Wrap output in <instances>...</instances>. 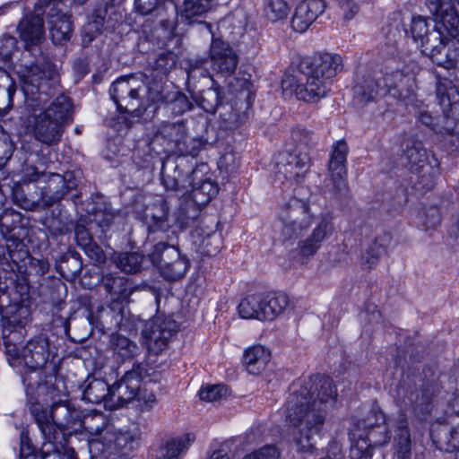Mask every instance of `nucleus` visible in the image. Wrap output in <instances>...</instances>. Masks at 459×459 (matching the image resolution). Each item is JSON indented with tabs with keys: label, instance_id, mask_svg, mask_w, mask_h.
Masks as SVG:
<instances>
[{
	"label": "nucleus",
	"instance_id": "50",
	"mask_svg": "<svg viewBox=\"0 0 459 459\" xmlns=\"http://www.w3.org/2000/svg\"><path fill=\"white\" fill-rule=\"evenodd\" d=\"M373 447L365 437L359 435L351 446L350 456L352 459H370L373 455Z\"/></svg>",
	"mask_w": 459,
	"mask_h": 459
},
{
	"label": "nucleus",
	"instance_id": "6",
	"mask_svg": "<svg viewBox=\"0 0 459 459\" xmlns=\"http://www.w3.org/2000/svg\"><path fill=\"white\" fill-rule=\"evenodd\" d=\"M146 77L140 75H126L116 80L110 87V95L121 112L132 113L140 117L147 109L143 91L146 88Z\"/></svg>",
	"mask_w": 459,
	"mask_h": 459
},
{
	"label": "nucleus",
	"instance_id": "28",
	"mask_svg": "<svg viewBox=\"0 0 459 459\" xmlns=\"http://www.w3.org/2000/svg\"><path fill=\"white\" fill-rule=\"evenodd\" d=\"M392 428L394 436V455L396 459H409L411 455V437L409 429L408 419L403 411L394 418Z\"/></svg>",
	"mask_w": 459,
	"mask_h": 459
},
{
	"label": "nucleus",
	"instance_id": "59",
	"mask_svg": "<svg viewBox=\"0 0 459 459\" xmlns=\"http://www.w3.org/2000/svg\"><path fill=\"white\" fill-rule=\"evenodd\" d=\"M176 64V56L173 53H161L153 64V70L158 74H167Z\"/></svg>",
	"mask_w": 459,
	"mask_h": 459
},
{
	"label": "nucleus",
	"instance_id": "46",
	"mask_svg": "<svg viewBox=\"0 0 459 459\" xmlns=\"http://www.w3.org/2000/svg\"><path fill=\"white\" fill-rule=\"evenodd\" d=\"M170 95V91H166L165 87L160 82H152L146 83L145 91H143L144 101L147 108L152 104L166 102Z\"/></svg>",
	"mask_w": 459,
	"mask_h": 459
},
{
	"label": "nucleus",
	"instance_id": "18",
	"mask_svg": "<svg viewBox=\"0 0 459 459\" xmlns=\"http://www.w3.org/2000/svg\"><path fill=\"white\" fill-rule=\"evenodd\" d=\"M49 4L44 6L48 12L50 37L54 44H62L70 39L73 33L72 22L60 5L67 7L64 0H47Z\"/></svg>",
	"mask_w": 459,
	"mask_h": 459
},
{
	"label": "nucleus",
	"instance_id": "29",
	"mask_svg": "<svg viewBox=\"0 0 459 459\" xmlns=\"http://www.w3.org/2000/svg\"><path fill=\"white\" fill-rule=\"evenodd\" d=\"M100 325L106 330L129 329V320L126 317L125 307L119 301H111L107 307H101L96 313Z\"/></svg>",
	"mask_w": 459,
	"mask_h": 459
},
{
	"label": "nucleus",
	"instance_id": "48",
	"mask_svg": "<svg viewBox=\"0 0 459 459\" xmlns=\"http://www.w3.org/2000/svg\"><path fill=\"white\" fill-rule=\"evenodd\" d=\"M169 110L174 115H183L192 108V103L187 97L179 91H170V95L166 101Z\"/></svg>",
	"mask_w": 459,
	"mask_h": 459
},
{
	"label": "nucleus",
	"instance_id": "56",
	"mask_svg": "<svg viewBox=\"0 0 459 459\" xmlns=\"http://www.w3.org/2000/svg\"><path fill=\"white\" fill-rule=\"evenodd\" d=\"M243 459H281V452L275 446L265 445L246 455Z\"/></svg>",
	"mask_w": 459,
	"mask_h": 459
},
{
	"label": "nucleus",
	"instance_id": "33",
	"mask_svg": "<svg viewBox=\"0 0 459 459\" xmlns=\"http://www.w3.org/2000/svg\"><path fill=\"white\" fill-rule=\"evenodd\" d=\"M354 98L362 104L375 101L378 97L386 96L384 82L366 76L359 79L353 87Z\"/></svg>",
	"mask_w": 459,
	"mask_h": 459
},
{
	"label": "nucleus",
	"instance_id": "1",
	"mask_svg": "<svg viewBox=\"0 0 459 459\" xmlns=\"http://www.w3.org/2000/svg\"><path fill=\"white\" fill-rule=\"evenodd\" d=\"M21 81L25 95L24 126L40 143L57 144L73 122L74 105L70 97L61 93L47 106L60 86L56 66L50 61L32 65L25 68Z\"/></svg>",
	"mask_w": 459,
	"mask_h": 459
},
{
	"label": "nucleus",
	"instance_id": "51",
	"mask_svg": "<svg viewBox=\"0 0 459 459\" xmlns=\"http://www.w3.org/2000/svg\"><path fill=\"white\" fill-rule=\"evenodd\" d=\"M228 394V388L224 385H206L199 391L200 399L206 402H216Z\"/></svg>",
	"mask_w": 459,
	"mask_h": 459
},
{
	"label": "nucleus",
	"instance_id": "27",
	"mask_svg": "<svg viewBox=\"0 0 459 459\" xmlns=\"http://www.w3.org/2000/svg\"><path fill=\"white\" fill-rule=\"evenodd\" d=\"M333 229L331 219L327 215L322 216L311 234L299 241V255L305 257L314 255L322 243L332 234Z\"/></svg>",
	"mask_w": 459,
	"mask_h": 459
},
{
	"label": "nucleus",
	"instance_id": "2",
	"mask_svg": "<svg viewBox=\"0 0 459 459\" xmlns=\"http://www.w3.org/2000/svg\"><path fill=\"white\" fill-rule=\"evenodd\" d=\"M337 391L333 380L315 375L304 380L288 401L287 419L295 429L293 442L299 453H312L325 421L326 410L333 406Z\"/></svg>",
	"mask_w": 459,
	"mask_h": 459
},
{
	"label": "nucleus",
	"instance_id": "3",
	"mask_svg": "<svg viewBox=\"0 0 459 459\" xmlns=\"http://www.w3.org/2000/svg\"><path fill=\"white\" fill-rule=\"evenodd\" d=\"M37 392L44 394L46 402L50 403L49 410L39 403L30 388L26 390V407L44 439L56 449L64 448L66 445L65 431L79 423V413L69 403L68 393L62 390L58 383L40 384Z\"/></svg>",
	"mask_w": 459,
	"mask_h": 459
},
{
	"label": "nucleus",
	"instance_id": "19",
	"mask_svg": "<svg viewBox=\"0 0 459 459\" xmlns=\"http://www.w3.org/2000/svg\"><path fill=\"white\" fill-rule=\"evenodd\" d=\"M382 81L386 96L406 104L412 100L416 88L412 74L403 70L391 71L384 75Z\"/></svg>",
	"mask_w": 459,
	"mask_h": 459
},
{
	"label": "nucleus",
	"instance_id": "42",
	"mask_svg": "<svg viewBox=\"0 0 459 459\" xmlns=\"http://www.w3.org/2000/svg\"><path fill=\"white\" fill-rule=\"evenodd\" d=\"M109 342L114 353L122 359H132L138 352V346L121 334H112Z\"/></svg>",
	"mask_w": 459,
	"mask_h": 459
},
{
	"label": "nucleus",
	"instance_id": "37",
	"mask_svg": "<svg viewBox=\"0 0 459 459\" xmlns=\"http://www.w3.org/2000/svg\"><path fill=\"white\" fill-rule=\"evenodd\" d=\"M271 359V352L262 345H255L244 352L243 362L249 374L262 373Z\"/></svg>",
	"mask_w": 459,
	"mask_h": 459
},
{
	"label": "nucleus",
	"instance_id": "61",
	"mask_svg": "<svg viewBox=\"0 0 459 459\" xmlns=\"http://www.w3.org/2000/svg\"><path fill=\"white\" fill-rule=\"evenodd\" d=\"M457 52L455 49H451L446 47V50H442L441 55H437L434 57V62L438 65L446 68H453L457 64Z\"/></svg>",
	"mask_w": 459,
	"mask_h": 459
},
{
	"label": "nucleus",
	"instance_id": "49",
	"mask_svg": "<svg viewBox=\"0 0 459 459\" xmlns=\"http://www.w3.org/2000/svg\"><path fill=\"white\" fill-rule=\"evenodd\" d=\"M113 443L118 451L123 454H126L127 452L134 449L138 443V437L129 430L118 431L114 435Z\"/></svg>",
	"mask_w": 459,
	"mask_h": 459
},
{
	"label": "nucleus",
	"instance_id": "17",
	"mask_svg": "<svg viewBox=\"0 0 459 459\" xmlns=\"http://www.w3.org/2000/svg\"><path fill=\"white\" fill-rule=\"evenodd\" d=\"M212 68L222 77L231 76L238 64V57L232 47L220 38L212 35L209 50Z\"/></svg>",
	"mask_w": 459,
	"mask_h": 459
},
{
	"label": "nucleus",
	"instance_id": "58",
	"mask_svg": "<svg viewBox=\"0 0 459 459\" xmlns=\"http://www.w3.org/2000/svg\"><path fill=\"white\" fill-rule=\"evenodd\" d=\"M48 176V173L46 172V168L40 169V167L25 164L22 169V180L24 183L38 182L39 180L46 181Z\"/></svg>",
	"mask_w": 459,
	"mask_h": 459
},
{
	"label": "nucleus",
	"instance_id": "12",
	"mask_svg": "<svg viewBox=\"0 0 459 459\" xmlns=\"http://www.w3.org/2000/svg\"><path fill=\"white\" fill-rule=\"evenodd\" d=\"M149 257L157 266L161 275L169 281H176L183 277L189 268L190 262L182 255L178 247L159 242L153 246Z\"/></svg>",
	"mask_w": 459,
	"mask_h": 459
},
{
	"label": "nucleus",
	"instance_id": "22",
	"mask_svg": "<svg viewBox=\"0 0 459 459\" xmlns=\"http://www.w3.org/2000/svg\"><path fill=\"white\" fill-rule=\"evenodd\" d=\"M349 152L345 141H338L333 146L328 162V172L333 190L337 195H345L347 192V169L346 159Z\"/></svg>",
	"mask_w": 459,
	"mask_h": 459
},
{
	"label": "nucleus",
	"instance_id": "23",
	"mask_svg": "<svg viewBox=\"0 0 459 459\" xmlns=\"http://www.w3.org/2000/svg\"><path fill=\"white\" fill-rule=\"evenodd\" d=\"M49 4L47 0H39L35 6V13L27 15L22 19L18 30L22 39L25 42L26 47L39 45L45 35L43 14L45 13L44 6Z\"/></svg>",
	"mask_w": 459,
	"mask_h": 459
},
{
	"label": "nucleus",
	"instance_id": "24",
	"mask_svg": "<svg viewBox=\"0 0 459 459\" xmlns=\"http://www.w3.org/2000/svg\"><path fill=\"white\" fill-rule=\"evenodd\" d=\"M192 244L196 250L207 256L216 255L222 247V237L212 227H208L204 221H199L190 233Z\"/></svg>",
	"mask_w": 459,
	"mask_h": 459
},
{
	"label": "nucleus",
	"instance_id": "64",
	"mask_svg": "<svg viewBox=\"0 0 459 459\" xmlns=\"http://www.w3.org/2000/svg\"><path fill=\"white\" fill-rule=\"evenodd\" d=\"M85 254L94 262V263H104L106 260V255L102 250V248L96 244V242H92L83 248Z\"/></svg>",
	"mask_w": 459,
	"mask_h": 459
},
{
	"label": "nucleus",
	"instance_id": "4",
	"mask_svg": "<svg viewBox=\"0 0 459 459\" xmlns=\"http://www.w3.org/2000/svg\"><path fill=\"white\" fill-rule=\"evenodd\" d=\"M342 67V58L337 55L306 56L300 59L293 74L282 80V87L293 91L299 100L317 102L328 94L332 78Z\"/></svg>",
	"mask_w": 459,
	"mask_h": 459
},
{
	"label": "nucleus",
	"instance_id": "16",
	"mask_svg": "<svg viewBox=\"0 0 459 459\" xmlns=\"http://www.w3.org/2000/svg\"><path fill=\"white\" fill-rule=\"evenodd\" d=\"M237 87L239 84L240 90L236 100L230 104V110H225L221 113V119L225 126L229 129H234L247 119V111L252 104V95L250 91L251 82L247 79H235Z\"/></svg>",
	"mask_w": 459,
	"mask_h": 459
},
{
	"label": "nucleus",
	"instance_id": "47",
	"mask_svg": "<svg viewBox=\"0 0 459 459\" xmlns=\"http://www.w3.org/2000/svg\"><path fill=\"white\" fill-rule=\"evenodd\" d=\"M290 11L286 0H267L264 5V14L273 22L286 19Z\"/></svg>",
	"mask_w": 459,
	"mask_h": 459
},
{
	"label": "nucleus",
	"instance_id": "41",
	"mask_svg": "<svg viewBox=\"0 0 459 459\" xmlns=\"http://www.w3.org/2000/svg\"><path fill=\"white\" fill-rule=\"evenodd\" d=\"M214 0H182L178 5L181 18L189 21L199 17L212 9Z\"/></svg>",
	"mask_w": 459,
	"mask_h": 459
},
{
	"label": "nucleus",
	"instance_id": "40",
	"mask_svg": "<svg viewBox=\"0 0 459 459\" xmlns=\"http://www.w3.org/2000/svg\"><path fill=\"white\" fill-rule=\"evenodd\" d=\"M15 91L16 85L13 78L5 71L0 70V117L12 108Z\"/></svg>",
	"mask_w": 459,
	"mask_h": 459
},
{
	"label": "nucleus",
	"instance_id": "43",
	"mask_svg": "<svg viewBox=\"0 0 459 459\" xmlns=\"http://www.w3.org/2000/svg\"><path fill=\"white\" fill-rule=\"evenodd\" d=\"M150 377H146L142 383L139 388V392L137 394V400L140 402L142 411H150L152 410L155 404L157 403L156 395L152 391H149L147 388V385L152 382H158V377L160 375L153 371L152 374H150Z\"/></svg>",
	"mask_w": 459,
	"mask_h": 459
},
{
	"label": "nucleus",
	"instance_id": "44",
	"mask_svg": "<svg viewBox=\"0 0 459 459\" xmlns=\"http://www.w3.org/2000/svg\"><path fill=\"white\" fill-rule=\"evenodd\" d=\"M195 101L204 111L214 113L221 102L220 88L210 87L203 91Z\"/></svg>",
	"mask_w": 459,
	"mask_h": 459
},
{
	"label": "nucleus",
	"instance_id": "63",
	"mask_svg": "<svg viewBox=\"0 0 459 459\" xmlns=\"http://www.w3.org/2000/svg\"><path fill=\"white\" fill-rule=\"evenodd\" d=\"M440 221L441 214L437 207L431 206L425 211L423 223L427 230L436 228Z\"/></svg>",
	"mask_w": 459,
	"mask_h": 459
},
{
	"label": "nucleus",
	"instance_id": "36",
	"mask_svg": "<svg viewBox=\"0 0 459 459\" xmlns=\"http://www.w3.org/2000/svg\"><path fill=\"white\" fill-rule=\"evenodd\" d=\"M439 24L431 21V30L420 43L422 52L429 55L432 59L437 55L442 54V50H446L447 37L442 31L446 30L442 26L441 19H437Z\"/></svg>",
	"mask_w": 459,
	"mask_h": 459
},
{
	"label": "nucleus",
	"instance_id": "35",
	"mask_svg": "<svg viewBox=\"0 0 459 459\" xmlns=\"http://www.w3.org/2000/svg\"><path fill=\"white\" fill-rule=\"evenodd\" d=\"M195 439V435L192 433L169 439L160 447L158 459H180L187 452Z\"/></svg>",
	"mask_w": 459,
	"mask_h": 459
},
{
	"label": "nucleus",
	"instance_id": "55",
	"mask_svg": "<svg viewBox=\"0 0 459 459\" xmlns=\"http://www.w3.org/2000/svg\"><path fill=\"white\" fill-rule=\"evenodd\" d=\"M293 141L297 143L295 148L301 150L302 146L309 147L316 143V135L306 128L297 127L291 134Z\"/></svg>",
	"mask_w": 459,
	"mask_h": 459
},
{
	"label": "nucleus",
	"instance_id": "20",
	"mask_svg": "<svg viewBox=\"0 0 459 459\" xmlns=\"http://www.w3.org/2000/svg\"><path fill=\"white\" fill-rule=\"evenodd\" d=\"M55 356L48 338L39 334L30 339L21 351V359L31 370L40 369Z\"/></svg>",
	"mask_w": 459,
	"mask_h": 459
},
{
	"label": "nucleus",
	"instance_id": "34",
	"mask_svg": "<svg viewBox=\"0 0 459 459\" xmlns=\"http://www.w3.org/2000/svg\"><path fill=\"white\" fill-rule=\"evenodd\" d=\"M169 210L164 201L159 200L148 206L144 218L149 232H166L170 228Z\"/></svg>",
	"mask_w": 459,
	"mask_h": 459
},
{
	"label": "nucleus",
	"instance_id": "11",
	"mask_svg": "<svg viewBox=\"0 0 459 459\" xmlns=\"http://www.w3.org/2000/svg\"><path fill=\"white\" fill-rule=\"evenodd\" d=\"M404 143L403 154L410 165V169L418 174L419 184L421 185L422 189H432L438 176L437 160L433 159L434 164H432L420 141L407 139Z\"/></svg>",
	"mask_w": 459,
	"mask_h": 459
},
{
	"label": "nucleus",
	"instance_id": "32",
	"mask_svg": "<svg viewBox=\"0 0 459 459\" xmlns=\"http://www.w3.org/2000/svg\"><path fill=\"white\" fill-rule=\"evenodd\" d=\"M392 236L389 233L378 235L362 251L360 255V266L363 270L373 269L379 262L380 257L386 253V248L391 243Z\"/></svg>",
	"mask_w": 459,
	"mask_h": 459
},
{
	"label": "nucleus",
	"instance_id": "57",
	"mask_svg": "<svg viewBox=\"0 0 459 459\" xmlns=\"http://www.w3.org/2000/svg\"><path fill=\"white\" fill-rule=\"evenodd\" d=\"M163 0H134V8L142 15H148L152 13L160 14L163 11Z\"/></svg>",
	"mask_w": 459,
	"mask_h": 459
},
{
	"label": "nucleus",
	"instance_id": "62",
	"mask_svg": "<svg viewBox=\"0 0 459 459\" xmlns=\"http://www.w3.org/2000/svg\"><path fill=\"white\" fill-rule=\"evenodd\" d=\"M413 410L421 415L429 413L431 411L430 396L423 392L420 395L417 394L416 399L413 401Z\"/></svg>",
	"mask_w": 459,
	"mask_h": 459
},
{
	"label": "nucleus",
	"instance_id": "5",
	"mask_svg": "<svg viewBox=\"0 0 459 459\" xmlns=\"http://www.w3.org/2000/svg\"><path fill=\"white\" fill-rule=\"evenodd\" d=\"M437 98L443 117H433L428 110H421L418 121L437 134L450 136L451 152H459V91L451 82L437 86Z\"/></svg>",
	"mask_w": 459,
	"mask_h": 459
},
{
	"label": "nucleus",
	"instance_id": "8",
	"mask_svg": "<svg viewBox=\"0 0 459 459\" xmlns=\"http://www.w3.org/2000/svg\"><path fill=\"white\" fill-rule=\"evenodd\" d=\"M202 169H195L191 174V180L188 186H192L191 201L187 202L184 208L179 211L178 221L180 229H185L195 223L200 216L202 207L205 206L210 200L218 193L217 186L209 178H200Z\"/></svg>",
	"mask_w": 459,
	"mask_h": 459
},
{
	"label": "nucleus",
	"instance_id": "14",
	"mask_svg": "<svg viewBox=\"0 0 459 459\" xmlns=\"http://www.w3.org/2000/svg\"><path fill=\"white\" fill-rule=\"evenodd\" d=\"M311 167V158L307 152L294 148L292 152H281L276 161V175L290 183H299Z\"/></svg>",
	"mask_w": 459,
	"mask_h": 459
},
{
	"label": "nucleus",
	"instance_id": "7",
	"mask_svg": "<svg viewBox=\"0 0 459 459\" xmlns=\"http://www.w3.org/2000/svg\"><path fill=\"white\" fill-rule=\"evenodd\" d=\"M290 306L289 296L283 292L248 295L238 305V313L246 319L273 321Z\"/></svg>",
	"mask_w": 459,
	"mask_h": 459
},
{
	"label": "nucleus",
	"instance_id": "38",
	"mask_svg": "<svg viewBox=\"0 0 459 459\" xmlns=\"http://www.w3.org/2000/svg\"><path fill=\"white\" fill-rule=\"evenodd\" d=\"M110 385L100 378L88 377L83 389V399L91 403H105L109 408Z\"/></svg>",
	"mask_w": 459,
	"mask_h": 459
},
{
	"label": "nucleus",
	"instance_id": "30",
	"mask_svg": "<svg viewBox=\"0 0 459 459\" xmlns=\"http://www.w3.org/2000/svg\"><path fill=\"white\" fill-rule=\"evenodd\" d=\"M429 12L437 18L441 19L454 35H458L459 15L455 5V0H425Z\"/></svg>",
	"mask_w": 459,
	"mask_h": 459
},
{
	"label": "nucleus",
	"instance_id": "26",
	"mask_svg": "<svg viewBox=\"0 0 459 459\" xmlns=\"http://www.w3.org/2000/svg\"><path fill=\"white\" fill-rule=\"evenodd\" d=\"M324 0H302L297 5L291 19V26L298 32H305L325 12Z\"/></svg>",
	"mask_w": 459,
	"mask_h": 459
},
{
	"label": "nucleus",
	"instance_id": "21",
	"mask_svg": "<svg viewBox=\"0 0 459 459\" xmlns=\"http://www.w3.org/2000/svg\"><path fill=\"white\" fill-rule=\"evenodd\" d=\"M45 182L47 185L42 188L41 203L47 208L59 203L77 186L74 174L69 171L64 175L48 173Z\"/></svg>",
	"mask_w": 459,
	"mask_h": 459
},
{
	"label": "nucleus",
	"instance_id": "53",
	"mask_svg": "<svg viewBox=\"0 0 459 459\" xmlns=\"http://www.w3.org/2000/svg\"><path fill=\"white\" fill-rule=\"evenodd\" d=\"M440 443V448L446 452L456 453L459 451V428L451 429L450 430L444 429V436L438 440Z\"/></svg>",
	"mask_w": 459,
	"mask_h": 459
},
{
	"label": "nucleus",
	"instance_id": "9",
	"mask_svg": "<svg viewBox=\"0 0 459 459\" xmlns=\"http://www.w3.org/2000/svg\"><path fill=\"white\" fill-rule=\"evenodd\" d=\"M279 218L282 223V238L290 240L302 237L307 231L314 215L308 202L292 198L281 208Z\"/></svg>",
	"mask_w": 459,
	"mask_h": 459
},
{
	"label": "nucleus",
	"instance_id": "13",
	"mask_svg": "<svg viewBox=\"0 0 459 459\" xmlns=\"http://www.w3.org/2000/svg\"><path fill=\"white\" fill-rule=\"evenodd\" d=\"M177 330L178 324L171 316L157 314L143 324L142 336L148 350L159 353L168 346Z\"/></svg>",
	"mask_w": 459,
	"mask_h": 459
},
{
	"label": "nucleus",
	"instance_id": "45",
	"mask_svg": "<svg viewBox=\"0 0 459 459\" xmlns=\"http://www.w3.org/2000/svg\"><path fill=\"white\" fill-rule=\"evenodd\" d=\"M115 262L117 266L126 273H134L140 271L143 262V256L136 252H126L119 254Z\"/></svg>",
	"mask_w": 459,
	"mask_h": 459
},
{
	"label": "nucleus",
	"instance_id": "54",
	"mask_svg": "<svg viewBox=\"0 0 459 459\" xmlns=\"http://www.w3.org/2000/svg\"><path fill=\"white\" fill-rule=\"evenodd\" d=\"M430 23L421 16L413 17L411 26V33L415 41L421 43L422 39L430 32Z\"/></svg>",
	"mask_w": 459,
	"mask_h": 459
},
{
	"label": "nucleus",
	"instance_id": "52",
	"mask_svg": "<svg viewBox=\"0 0 459 459\" xmlns=\"http://www.w3.org/2000/svg\"><path fill=\"white\" fill-rule=\"evenodd\" d=\"M202 145V140L192 138L186 134L176 152L179 153L178 157L186 158L188 155L195 157L198 154Z\"/></svg>",
	"mask_w": 459,
	"mask_h": 459
},
{
	"label": "nucleus",
	"instance_id": "39",
	"mask_svg": "<svg viewBox=\"0 0 459 459\" xmlns=\"http://www.w3.org/2000/svg\"><path fill=\"white\" fill-rule=\"evenodd\" d=\"M186 134V127L183 122L163 123L158 129L156 138L161 137L167 141L169 149L177 151Z\"/></svg>",
	"mask_w": 459,
	"mask_h": 459
},
{
	"label": "nucleus",
	"instance_id": "10",
	"mask_svg": "<svg viewBox=\"0 0 459 459\" xmlns=\"http://www.w3.org/2000/svg\"><path fill=\"white\" fill-rule=\"evenodd\" d=\"M149 367L146 363H135L133 368L112 385H110L109 409L123 407L134 400L142 382L150 377Z\"/></svg>",
	"mask_w": 459,
	"mask_h": 459
},
{
	"label": "nucleus",
	"instance_id": "31",
	"mask_svg": "<svg viewBox=\"0 0 459 459\" xmlns=\"http://www.w3.org/2000/svg\"><path fill=\"white\" fill-rule=\"evenodd\" d=\"M102 284L111 296V301L122 304L128 301L130 296L137 290L126 277L116 273H108L102 277Z\"/></svg>",
	"mask_w": 459,
	"mask_h": 459
},
{
	"label": "nucleus",
	"instance_id": "25",
	"mask_svg": "<svg viewBox=\"0 0 459 459\" xmlns=\"http://www.w3.org/2000/svg\"><path fill=\"white\" fill-rule=\"evenodd\" d=\"M394 418L386 420L383 411L373 410L363 420L362 425L367 430V440L373 446H383L389 442L391 436L389 427H392Z\"/></svg>",
	"mask_w": 459,
	"mask_h": 459
},
{
	"label": "nucleus",
	"instance_id": "15",
	"mask_svg": "<svg viewBox=\"0 0 459 459\" xmlns=\"http://www.w3.org/2000/svg\"><path fill=\"white\" fill-rule=\"evenodd\" d=\"M192 164L184 157H168L161 167V182L169 191H178L188 186Z\"/></svg>",
	"mask_w": 459,
	"mask_h": 459
},
{
	"label": "nucleus",
	"instance_id": "60",
	"mask_svg": "<svg viewBox=\"0 0 459 459\" xmlns=\"http://www.w3.org/2000/svg\"><path fill=\"white\" fill-rule=\"evenodd\" d=\"M17 40L10 35H3L0 38V57L6 62L12 58L13 54L16 50Z\"/></svg>",
	"mask_w": 459,
	"mask_h": 459
}]
</instances>
